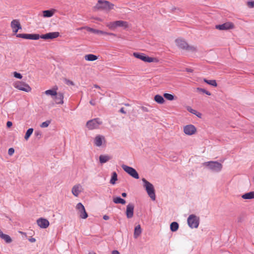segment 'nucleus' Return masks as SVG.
Listing matches in <instances>:
<instances>
[{
    "instance_id": "1",
    "label": "nucleus",
    "mask_w": 254,
    "mask_h": 254,
    "mask_svg": "<svg viewBox=\"0 0 254 254\" xmlns=\"http://www.w3.org/2000/svg\"><path fill=\"white\" fill-rule=\"evenodd\" d=\"M176 45L180 49L186 50L190 53H195L196 51V48L192 46H189L188 43L182 39H177L175 40Z\"/></svg>"
},
{
    "instance_id": "2",
    "label": "nucleus",
    "mask_w": 254,
    "mask_h": 254,
    "mask_svg": "<svg viewBox=\"0 0 254 254\" xmlns=\"http://www.w3.org/2000/svg\"><path fill=\"white\" fill-rule=\"evenodd\" d=\"M106 26L112 30H115L118 27L123 28L126 29L128 27V23L127 22L123 20H117L113 22L106 23Z\"/></svg>"
},
{
    "instance_id": "3",
    "label": "nucleus",
    "mask_w": 254,
    "mask_h": 254,
    "mask_svg": "<svg viewBox=\"0 0 254 254\" xmlns=\"http://www.w3.org/2000/svg\"><path fill=\"white\" fill-rule=\"evenodd\" d=\"M114 5L109 1L104 0H99L94 7L97 10L108 11L114 8Z\"/></svg>"
},
{
    "instance_id": "4",
    "label": "nucleus",
    "mask_w": 254,
    "mask_h": 254,
    "mask_svg": "<svg viewBox=\"0 0 254 254\" xmlns=\"http://www.w3.org/2000/svg\"><path fill=\"white\" fill-rule=\"evenodd\" d=\"M202 165L213 172H219L222 169V164L217 161L205 162L203 163Z\"/></svg>"
},
{
    "instance_id": "5",
    "label": "nucleus",
    "mask_w": 254,
    "mask_h": 254,
    "mask_svg": "<svg viewBox=\"0 0 254 254\" xmlns=\"http://www.w3.org/2000/svg\"><path fill=\"white\" fill-rule=\"evenodd\" d=\"M142 181L143 183V187L145 189L148 195L152 200H155L156 198V195L155 193V190L153 185L144 178L142 179Z\"/></svg>"
},
{
    "instance_id": "6",
    "label": "nucleus",
    "mask_w": 254,
    "mask_h": 254,
    "mask_svg": "<svg viewBox=\"0 0 254 254\" xmlns=\"http://www.w3.org/2000/svg\"><path fill=\"white\" fill-rule=\"evenodd\" d=\"M187 222L190 228H197L199 224V218L194 214H191L188 218Z\"/></svg>"
},
{
    "instance_id": "7",
    "label": "nucleus",
    "mask_w": 254,
    "mask_h": 254,
    "mask_svg": "<svg viewBox=\"0 0 254 254\" xmlns=\"http://www.w3.org/2000/svg\"><path fill=\"white\" fill-rule=\"evenodd\" d=\"M102 124V122L99 118H95L88 121L86 123V126L89 130H93L98 128Z\"/></svg>"
},
{
    "instance_id": "8",
    "label": "nucleus",
    "mask_w": 254,
    "mask_h": 254,
    "mask_svg": "<svg viewBox=\"0 0 254 254\" xmlns=\"http://www.w3.org/2000/svg\"><path fill=\"white\" fill-rule=\"evenodd\" d=\"M121 167L124 171L131 177L136 179H139V175L135 169L125 164H123Z\"/></svg>"
},
{
    "instance_id": "9",
    "label": "nucleus",
    "mask_w": 254,
    "mask_h": 254,
    "mask_svg": "<svg viewBox=\"0 0 254 254\" xmlns=\"http://www.w3.org/2000/svg\"><path fill=\"white\" fill-rule=\"evenodd\" d=\"M14 87L19 90L29 92L31 90V88L28 84L21 81H17L14 83Z\"/></svg>"
},
{
    "instance_id": "10",
    "label": "nucleus",
    "mask_w": 254,
    "mask_h": 254,
    "mask_svg": "<svg viewBox=\"0 0 254 254\" xmlns=\"http://www.w3.org/2000/svg\"><path fill=\"white\" fill-rule=\"evenodd\" d=\"M133 55L136 58L139 59L143 62L147 63L153 62L154 59L148 56H146L143 53H133Z\"/></svg>"
},
{
    "instance_id": "11",
    "label": "nucleus",
    "mask_w": 254,
    "mask_h": 254,
    "mask_svg": "<svg viewBox=\"0 0 254 254\" xmlns=\"http://www.w3.org/2000/svg\"><path fill=\"white\" fill-rule=\"evenodd\" d=\"M16 37L30 40H38L40 38V35L38 34H17Z\"/></svg>"
},
{
    "instance_id": "12",
    "label": "nucleus",
    "mask_w": 254,
    "mask_h": 254,
    "mask_svg": "<svg viewBox=\"0 0 254 254\" xmlns=\"http://www.w3.org/2000/svg\"><path fill=\"white\" fill-rule=\"evenodd\" d=\"M76 208L79 211V216L82 219H86L88 217V214L86 212L85 209L83 205L79 202L76 206Z\"/></svg>"
},
{
    "instance_id": "13",
    "label": "nucleus",
    "mask_w": 254,
    "mask_h": 254,
    "mask_svg": "<svg viewBox=\"0 0 254 254\" xmlns=\"http://www.w3.org/2000/svg\"><path fill=\"white\" fill-rule=\"evenodd\" d=\"M60 36V33L58 32H50L45 34L40 35V38L45 39H53L58 37Z\"/></svg>"
},
{
    "instance_id": "14",
    "label": "nucleus",
    "mask_w": 254,
    "mask_h": 254,
    "mask_svg": "<svg viewBox=\"0 0 254 254\" xmlns=\"http://www.w3.org/2000/svg\"><path fill=\"white\" fill-rule=\"evenodd\" d=\"M134 206L133 203H129L127 206L126 214L128 219L131 218L133 216Z\"/></svg>"
},
{
    "instance_id": "15",
    "label": "nucleus",
    "mask_w": 254,
    "mask_h": 254,
    "mask_svg": "<svg viewBox=\"0 0 254 254\" xmlns=\"http://www.w3.org/2000/svg\"><path fill=\"white\" fill-rule=\"evenodd\" d=\"M195 127L192 125H187L184 127V131L187 135H192L196 132Z\"/></svg>"
},
{
    "instance_id": "16",
    "label": "nucleus",
    "mask_w": 254,
    "mask_h": 254,
    "mask_svg": "<svg viewBox=\"0 0 254 254\" xmlns=\"http://www.w3.org/2000/svg\"><path fill=\"white\" fill-rule=\"evenodd\" d=\"M217 29L220 30H229L234 27V25L231 22H226L222 24L217 25L215 26Z\"/></svg>"
},
{
    "instance_id": "17",
    "label": "nucleus",
    "mask_w": 254,
    "mask_h": 254,
    "mask_svg": "<svg viewBox=\"0 0 254 254\" xmlns=\"http://www.w3.org/2000/svg\"><path fill=\"white\" fill-rule=\"evenodd\" d=\"M11 27L13 32L16 33L18 30L21 29V26L18 20L14 19L11 22Z\"/></svg>"
},
{
    "instance_id": "18",
    "label": "nucleus",
    "mask_w": 254,
    "mask_h": 254,
    "mask_svg": "<svg viewBox=\"0 0 254 254\" xmlns=\"http://www.w3.org/2000/svg\"><path fill=\"white\" fill-rule=\"evenodd\" d=\"M38 225L41 228H47L49 226V221L45 218H39L37 220Z\"/></svg>"
},
{
    "instance_id": "19",
    "label": "nucleus",
    "mask_w": 254,
    "mask_h": 254,
    "mask_svg": "<svg viewBox=\"0 0 254 254\" xmlns=\"http://www.w3.org/2000/svg\"><path fill=\"white\" fill-rule=\"evenodd\" d=\"M87 30L92 33L96 34H101V35H113L115 36V35L112 33H108L107 32H105L102 30L95 29L94 28L88 27L87 28Z\"/></svg>"
},
{
    "instance_id": "20",
    "label": "nucleus",
    "mask_w": 254,
    "mask_h": 254,
    "mask_svg": "<svg viewBox=\"0 0 254 254\" xmlns=\"http://www.w3.org/2000/svg\"><path fill=\"white\" fill-rule=\"evenodd\" d=\"M105 141V137L103 135H98L94 139V144L98 147H100L103 142Z\"/></svg>"
},
{
    "instance_id": "21",
    "label": "nucleus",
    "mask_w": 254,
    "mask_h": 254,
    "mask_svg": "<svg viewBox=\"0 0 254 254\" xmlns=\"http://www.w3.org/2000/svg\"><path fill=\"white\" fill-rule=\"evenodd\" d=\"M83 190L82 187L81 185L78 184L73 187L72 189V193L75 196H78L79 193Z\"/></svg>"
},
{
    "instance_id": "22",
    "label": "nucleus",
    "mask_w": 254,
    "mask_h": 254,
    "mask_svg": "<svg viewBox=\"0 0 254 254\" xmlns=\"http://www.w3.org/2000/svg\"><path fill=\"white\" fill-rule=\"evenodd\" d=\"M57 104H63L64 103V95L62 93H57L53 98Z\"/></svg>"
},
{
    "instance_id": "23",
    "label": "nucleus",
    "mask_w": 254,
    "mask_h": 254,
    "mask_svg": "<svg viewBox=\"0 0 254 254\" xmlns=\"http://www.w3.org/2000/svg\"><path fill=\"white\" fill-rule=\"evenodd\" d=\"M142 230L140 225H138L134 228L133 237L135 239L137 238L141 234Z\"/></svg>"
},
{
    "instance_id": "24",
    "label": "nucleus",
    "mask_w": 254,
    "mask_h": 254,
    "mask_svg": "<svg viewBox=\"0 0 254 254\" xmlns=\"http://www.w3.org/2000/svg\"><path fill=\"white\" fill-rule=\"evenodd\" d=\"M0 238L3 239L6 243H10L11 242L12 240L10 236L6 234H4L0 229Z\"/></svg>"
},
{
    "instance_id": "25",
    "label": "nucleus",
    "mask_w": 254,
    "mask_h": 254,
    "mask_svg": "<svg viewBox=\"0 0 254 254\" xmlns=\"http://www.w3.org/2000/svg\"><path fill=\"white\" fill-rule=\"evenodd\" d=\"M99 159L100 163L104 164L109 161L111 159V157L107 155H101Z\"/></svg>"
},
{
    "instance_id": "26",
    "label": "nucleus",
    "mask_w": 254,
    "mask_h": 254,
    "mask_svg": "<svg viewBox=\"0 0 254 254\" xmlns=\"http://www.w3.org/2000/svg\"><path fill=\"white\" fill-rule=\"evenodd\" d=\"M244 199H251L254 198V191L246 193L242 195Z\"/></svg>"
},
{
    "instance_id": "27",
    "label": "nucleus",
    "mask_w": 254,
    "mask_h": 254,
    "mask_svg": "<svg viewBox=\"0 0 254 254\" xmlns=\"http://www.w3.org/2000/svg\"><path fill=\"white\" fill-rule=\"evenodd\" d=\"M56 11V10L54 9H52L51 10H47L43 11V16L45 17H52L54 14V12Z\"/></svg>"
},
{
    "instance_id": "28",
    "label": "nucleus",
    "mask_w": 254,
    "mask_h": 254,
    "mask_svg": "<svg viewBox=\"0 0 254 254\" xmlns=\"http://www.w3.org/2000/svg\"><path fill=\"white\" fill-rule=\"evenodd\" d=\"M154 100L157 103L162 104L165 102V100L163 96L160 95H156L154 97Z\"/></svg>"
},
{
    "instance_id": "29",
    "label": "nucleus",
    "mask_w": 254,
    "mask_h": 254,
    "mask_svg": "<svg viewBox=\"0 0 254 254\" xmlns=\"http://www.w3.org/2000/svg\"><path fill=\"white\" fill-rule=\"evenodd\" d=\"M85 60L88 61H94L98 59V57L93 54H88L84 56Z\"/></svg>"
},
{
    "instance_id": "30",
    "label": "nucleus",
    "mask_w": 254,
    "mask_h": 254,
    "mask_svg": "<svg viewBox=\"0 0 254 254\" xmlns=\"http://www.w3.org/2000/svg\"><path fill=\"white\" fill-rule=\"evenodd\" d=\"M113 202L116 204L121 203L122 204H124L126 202V200L122 198L120 196L114 197L113 198Z\"/></svg>"
},
{
    "instance_id": "31",
    "label": "nucleus",
    "mask_w": 254,
    "mask_h": 254,
    "mask_svg": "<svg viewBox=\"0 0 254 254\" xmlns=\"http://www.w3.org/2000/svg\"><path fill=\"white\" fill-rule=\"evenodd\" d=\"M57 92L55 89H49L45 91V94L47 95L51 96L52 98L57 95Z\"/></svg>"
},
{
    "instance_id": "32",
    "label": "nucleus",
    "mask_w": 254,
    "mask_h": 254,
    "mask_svg": "<svg viewBox=\"0 0 254 254\" xmlns=\"http://www.w3.org/2000/svg\"><path fill=\"white\" fill-rule=\"evenodd\" d=\"M179 229V224L177 222H173L170 224V229L172 232H176Z\"/></svg>"
},
{
    "instance_id": "33",
    "label": "nucleus",
    "mask_w": 254,
    "mask_h": 254,
    "mask_svg": "<svg viewBox=\"0 0 254 254\" xmlns=\"http://www.w3.org/2000/svg\"><path fill=\"white\" fill-rule=\"evenodd\" d=\"M117 180H118L117 174L115 172H114L112 173V176L111 179L110 180V183L112 185H114V184H115L116 181H117Z\"/></svg>"
},
{
    "instance_id": "34",
    "label": "nucleus",
    "mask_w": 254,
    "mask_h": 254,
    "mask_svg": "<svg viewBox=\"0 0 254 254\" xmlns=\"http://www.w3.org/2000/svg\"><path fill=\"white\" fill-rule=\"evenodd\" d=\"M204 81L207 84L210 85L214 87H216L217 84L215 80H207L206 79H204Z\"/></svg>"
},
{
    "instance_id": "35",
    "label": "nucleus",
    "mask_w": 254,
    "mask_h": 254,
    "mask_svg": "<svg viewBox=\"0 0 254 254\" xmlns=\"http://www.w3.org/2000/svg\"><path fill=\"white\" fill-rule=\"evenodd\" d=\"M188 110L191 113L196 115L197 117L200 118L201 117V114L196 110L192 109L190 108H188Z\"/></svg>"
},
{
    "instance_id": "36",
    "label": "nucleus",
    "mask_w": 254,
    "mask_h": 254,
    "mask_svg": "<svg viewBox=\"0 0 254 254\" xmlns=\"http://www.w3.org/2000/svg\"><path fill=\"white\" fill-rule=\"evenodd\" d=\"M33 132V128H29L27 130V131L25 133V135L24 136L25 139L26 140H27L30 137L31 135L32 134Z\"/></svg>"
},
{
    "instance_id": "37",
    "label": "nucleus",
    "mask_w": 254,
    "mask_h": 254,
    "mask_svg": "<svg viewBox=\"0 0 254 254\" xmlns=\"http://www.w3.org/2000/svg\"><path fill=\"white\" fill-rule=\"evenodd\" d=\"M163 96L169 101H172L174 99V96L169 93H164Z\"/></svg>"
},
{
    "instance_id": "38",
    "label": "nucleus",
    "mask_w": 254,
    "mask_h": 254,
    "mask_svg": "<svg viewBox=\"0 0 254 254\" xmlns=\"http://www.w3.org/2000/svg\"><path fill=\"white\" fill-rule=\"evenodd\" d=\"M51 123V121L47 120L43 123L40 125V127L43 128L47 127L49 126L50 124Z\"/></svg>"
},
{
    "instance_id": "39",
    "label": "nucleus",
    "mask_w": 254,
    "mask_h": 254,
    "mask_svg": "<svg viewBox=\"0 0 254 254\" xmlns=\"http://www.w3.org/2000/svg\"><path fill=\"white\" fill-rule=\"evenodd\" d=\"M196 89H197V91H201L202 93H205V94H206L207 95H211V93H210V92L204 89L198 87V88H197Z\"/></svg>"
},
{
    "instance_id": "40",
    "label": "nucleus",
    "mask_w": 254,
    "mask_h": 254,
    "mask_svg": "<svg viewBox=\"0 0 254 254\" xmlns=\"http://www.w3.org/2000/svg\"><path fill=\"white\" fill-rule=\"evenodd\" d=\"M13 75L15 78L18 79H21L22 78V75L20 73L16 71L13 72Z\"/></svg>"
},
{
    "instance_id": "41",
    "label": "nucleus",
    "mask_w": 254,
    "mask_h": 254,
    "mask_svg": "<svg viewBox=\"0 0 254 254\" xmlns=\"http://www.w3.org/2000/svg\"><path fill=\"white\" fill-rule=\"evenodd\" d=\"M14 152V149L13 148H10L8 150V154L9 156H12Z\"/></svg>"
},
{
    "instance_id": "42",
    "label": "nucleus",
    "mask_w": 254,
    "mask_h": 254,
    "mask_svg": "<svg viewBox=\"0 0 254 254\" xmlns=\"http://www.w3.org/2000/svg\"><path fill=\"white\" fill-rule=\"evenodd\" d=\"M248 5L251 8L254 7V1H248Z\"/></svg>"
},
{
    "instance_id": "43",
    "label": "nucleus",
    "mask_w": 254,
    "mask_h": 254,
    "mask_svg": "<svg viewBox=\"0 0 254 254\" xmlns=\"http://www.w3.org/2000/svg\"><path fill=\"white\" fill-rule=\"evenodd\" d=\"M141 109L142 110V111L144 112H149V110L146 107H144V106H141L140 107Z\"/></svg>"
},
{
    "instance_id": "44",
    "label": "nucleus",
    "mask_w": 254,
    "mask_h": 254,
    "mask_svg": "<svg viewBox=\"0 0 254 254\" xmlns=\"http://www.w3.org/2000/svg\"><path fill=\"white\" fill-rule=\"evenodd\" d=\"M12 123L10 121H8L7 123H6V126L7 127H10L12 126Z\"/></svg>"
},
{
    "instance_id": "45",
    "label": "nucleus",
    "mask_w": 254,
    "mask_h": 254,
    "mask_svg": "<svg viewBox=\"0 0 254 254\" xmlns=\"http://www.w3.org/2000/svg\"><path fill=\"white\" fill-rule=\"evenodd\" d=\"M29 241L31 243H34L36 241V239L34 238H30L29 239Z\"/></svg>"
},
{
    "instance_id": "46",
    "label": "nucleus",
    "mask_w": 254,
    "mask_h": 254,
    "mask_svg": "<svg viewBox=\"0 0 254 254\" xmlns=\"http://www.w3.org/2000/svg\"><path fill=\"white\" fill-rule=\"evenodd\" d=\"M120 112L123 114H126L124 108H121L120 110Z\"/></svg>"
},
{
    "instance_id": "47",
    "label": "nucleus",
    "mask_w": 254,
    "mask_h": 254,
    "mask_svg": "<svg viewBox=\"0 0 254 254\" xmlns=\"http://www.w3.org/2000/svg\"><path fill=\"white\" fill-rule=\"evenodd\" d=\"M186 70L188 72H192L193 71V69H192L191 68H187L186 69Z\"/></svg>"
},
{
    "instance_id": "48",
    "label": "nucleus",
    "mask_w": 254,
    "mask_h": 254,
    "mask_svg": "<svg viewBox=\"0 0 254 254\" xmlns=\"http://www.w3.org/2000/svg\"><path fill=\"white\" fill-rule=\"evenodd\" d=\"M103 218L105 220H107L109 219V217L107 215H105L103 216Z\"/></svg>"
},
{
    "instance_id": "49",
    "label": "nucleus",
    "mask_w": 254,
    "mask_h": 254,
    "mask_svg": "<svg viewBox=\"0 0 254 254\" xmlns=\"http://www.w3.org/2000/svg\"><path fill=\"white\" fill-rule=\"evenodd\" d=\"M112 254H120V253L118 251L114 250L112 252Z\"/></svg>"
},
{
    "instance_id": "50",
    "label": "nucleus",
    "mask_w": 254,
    "mask_h": 254,
    "mask_svg": "<svg viewBox=\"0 0 254 254\" xmlns=\"http://www.w3.org/2000/svg\"><path fill=\"white\" fill-rule=\"evenodd\" d=\"M35 134L36 135V136H41V133L39 132V131H35Z\"/></svg>"
},
{
    "instance_id": "51",
    "label": "nucleus",
    "mask_w": 254,
    "mask_h": 254,
    "mask_svg": "<svg viewBox=\"0 0 254 254\" xmlns=\"http://www.w3.org/2000/svg\"><path fill=\"white\" fill-rule=\"evenodd\" d=\"M90 104L92 105H93L94 106L95 105V103L94 101H93V100H91L90 102H89Z\"/></svg>"
},
{
    "instance_id": "52",
    "label": "nucleus",
    "mask_w": 254,
    "mask_h": 254,
    "mask_svg": "<svg viewBox=\"0 0 254 254\" xmlns=\"http://www.w3.org/2000/svg\"><path fill=\"white\" fill-rule=\"evenodd\" d=\"M122 195L123 197H125L127 196V193L126 192H123L122 193Z\"/></svg>"
},
{
    "instance_id": "53",
    "label": "nucleus",
    "mask_w": 254,
    "mask_h": 254,
    "mask_svg": "<svg viewBox=\"0 0 254 254\" xmlns=\"http://www.w3.org/2000/svg\"><path fill=\"white\" fill-rule=\"evenodd\" d=\"M94 87L95 88H99V89L100 88V87L99 85H97V84L94 85Z\"/></svg>"
},
{
    "instance_id": "54",
    "label": "nucleus",
    "mask_w": 254,
    "mask_h": 254,
    "mask_svg": "<svg viewBox=\"0 0 254 254\" xmlns=\"http://www.w3.org/2000/svg\"><path fill=\"white\" fill-rule=\"evenodd\" d=\"M69 84H70L71 85H73L72 81H69Z\"/></svg>"
},
{
    "instance_id": "55",
    "label": "nucleus",
    "mask_w": 254,
    "mask_h": 254,
    "mask_svg": "<svg viewBox=\"0 0 254 254\" xmlns=\"http://www.w3.org/2000/svg\"><path fill=\"white\" fill-rule=\"evenodd\" d=\"M88 254H96L94 252H90V253H89Z\"/></svg>"
},
{
    "instance_id": "56",
    "label": "nucleus",
    "mask_w": 254,
    "mask_h": 254,
    "mask_svg": "<svg viewBox=\"0 0 254 254\" xmlns=\"http://www.w3.org/2000/svg\"><path fill=\"white\" fill-rule=\"evenodd\" d=\"M176 8L175 7H172V10L173 11L174 10L176 9Z\"/></svg>"
}]
</instances>
